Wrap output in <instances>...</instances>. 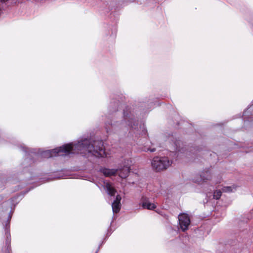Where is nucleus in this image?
<instances>
[{
    "label": "nucleus",
    "instance_id": "1",
    "mask_svg": "<svg viewBox=\"0 0 253 253\" xmlns=\"http://www.w3.org/2000/svg\"><path fill=\"white\" fill-rule=\"evenodd\" d=\"M70 153H81L84 155L91 154L96 157H106L107 156L102 141H94L91 142L88 139H84L74 145L73 143L67 144L51 150L44 151L42 156L44 158H48L67 155Z\"/></svg>",
    "mask_w": 253,
    "mask_h": 253
},
{
    "label": "nucleus",
    "instance_id": "9",
    "mask_svg": "<svg viewBox=\"0 0 253 253\" xmlns=\"http://www.w3.org/2000/svg\"><path fill=\"white\" fill-rule=\"evenodd\" d=\"M237 186L235 185L232 186H224L222 189L223 192L230 193L234 192L237 190Z\"/></svg>",
    "mask_w": 253,
    "mask_h": 253
},
{
    "label": "nucleus",
    "instance_id": "6",
    "mask_svg": "<svg viewBox=\"0 0 253 253\" xmlns=\"http://www.w3.org/2000/svg\"><path fill=\"white\" fill-rule=\"evenodd\" d=\"M121 199L122 198L120 195H118L116 196V200L112 204V208L113 212L117 213L120 211L121 208L120 201Z\"/></svg>",
    "mask_w": 253,
    "mask_h": 253
},
{
    "label": "nucleus",
    "instance_id": "13",
    "mask_svg": "<svg viewBox=\"0 0 253 253\" xmlns=\"http://www.w3.org/2000/svg\"><path fill=\"white\" fill-rule=\"evenodd\" d=\"M211 176H210L209 177H207V178H206V179H207V180H210V179H211Z\"/></svg>",
    "mask_w": 253,
    "mask_h": 253
},
{
    "label": "nucleus",
    "instance_id": "3",
    "mask_svg": "<svg viewBox=\"0 0 253 253\" xmlns=\"http://www.w3.org/2000/svg\"><path fill=\"white\" fill-rule=\"evenodd\" d=\"M179 226L182 231L187 230L190 223V219L188 214L182 213L179 215Z\"/></svg>",
    "mask_w": 253,
    "mask_h": 253
},
{
    "label": "nucleus",
    "instance_id": "11",
    "mask_svg": "<svg viewBox=\"0 0 253 253\" xmlns=\"http://www.w3.org/2000/svg\"><path fill=\"white\" fill-rule=\"evenodd\" d=\"M143 151L145 152L150 151L151 152H154L156 151V149L155 148H146L145 147L143 149Z\"/></svg>",
    "mask_w": 253,
    "mask_h": 253
},
{
    "label": "nucleus",
    "instance_id": "7",
    "mask_svg": "<svg viewBox=\"0 0 253 253\" xmlns=\"http://www.w3.org/2000/svg\"><path fill=\"white\" fill-rule=\"evenodd\" d=\"M101 172L105 176H111L113 175H115L117 173L118 170L117 169H102L101 170Z\"/></svg>",
    "mask_w": 253,
    "mask_h": 253
},
{
    "label": "nucleus",
    "instance_id": "10",
    "mask_svg": "<svg viewBox=\"0 0 253 253\" xmlns=\"http://www.w3.org/2000/svg\"><path fill=\"white\" fill-rule=\"evenodd\" d=\"M221 193L219 190H215L213 193V198L216 200L219 199L221 196Z\"/></svg>",
    "mask_w": 253,
    "mask_h": 253
},
{
    "label": "nucleus",
    "instance_id": "8",
    "mask_svg": "<svg viewBox=\"0 0 253 253\" xmlns=\"http://www.w3.org/2000/svg\"><path fill=\"white\" fill-rule=\"evenodd\" d=\"M103 186L109 195L114 196L115 195L116 191L109 183L104 182Z\"/></svg>",
    "mask_w": 253,
    "mask_h": 253
},
{
    "label": "nucleus",
    "instance_id": "5",
    "mask_svg": "<svg viewBox=\"0 0 253 253\" xmlns=\"http://www.w3.org/2000/svg\"><path fill=\"white\" fill-rule=\"evenodd\" d=\"M140 205L142 206L143 209L153 210L156 208V206L153 203L150 201L148 198L145 196H143L141 199Z\"/></svg>",
    "mask_w": 253,
    "mask_h": 253
},
{
    "label": "nucleus",
    "instance_id": "4",
    "mask_svg": "<svg viewBox=\"0 0 253 253\" xmlns=\"http://www.w3.org/2000/svg\"><path fill=\"white\" fill-rule=\"evenodd\" d=\"M130 161L129 160H126L124 161V164L123 168L118 169L119 175L120 177L124 178L126 177L130 171Z\"/></svg>",
    "mask_w": 253,
    "mask_h": 253
},
{
    "label": "nucleus",
    "instance_id": "12",
    "mask_svg": "<svg viewBox=\"0 0 253 253\" xmlns=\"http://www.w3.org/2000/svg\"><path fill=\"white\" fill-rule=\"evenodd\" d=\"M179 142L177 141L175 144V145L174 146V150H177V145H179Z\"/></svg>",
    "mask_w": 253,
    "mask_h": 253
},
{
    "label": "nucleus",
    "instance_id": "2",
    "mask_svg": "<svg viewBox=\"0 0 253 253\" xmlns=\"http://www.w3.org/2000/svg\"><path fill=\"white\" fill-rule=\"evenodd\" d=\"M171 163L168 157H156L152 160L151 165L153 169L159 171L167 169Z\"/></svg>",
    "mask_w": 253,
    "mask_h": 253
}]
</instances>
